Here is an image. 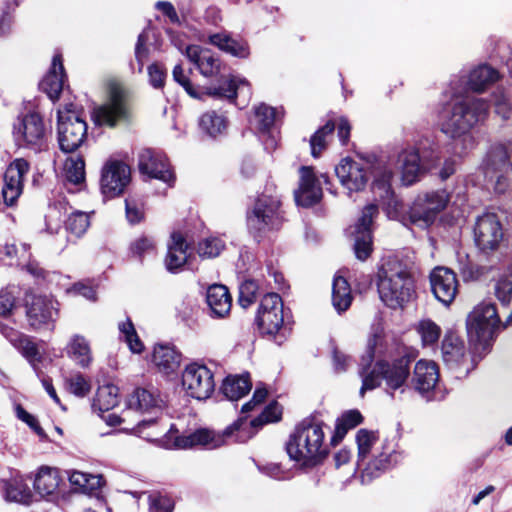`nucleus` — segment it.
Segmentation results:
<instances>
[{
  "instance_id": "obj_1",
  "label": "nucleus",
  "mask_w": 512,
  "mask_h": 512,
  "mask_svg": "<svg viewBox=\"0 0 512 512\" xmlns=\"http://www.w3.org/2000/svg\"><path fill=\"white\" fill-rule=\"evenodd\" d=\"M488 111V103L477 97L459 99L437 111L439 129L452 139L454 154H465L475 146L471 130L485 120Z\"/></svg>"
},
{
  "instance_id": "obj_2",
  "label": "nucleus",
  "mask_w": 512,
  "mask_h": 512,
  "mask_svg": "<svg viewBox=\"0 0 512 512\" xmlns=\"http://www.w3.org/2000/svg\"><path fill=\"white\" fill-rule=\"evenodd\" d=\"M282 409L277 402L270 403L257 418L249 424L244 418H239L227 427L223 434L215 433L209 429H198L187 435L177 436L174 447L179 449L194 448L197 446L208 449L217 448L225 443L227 437L235 436V441L245 442L255 434V429L280 419Z\"/></svg>"
},
{
  "instance_id": "obj_3",
  "label": "nucleus",
  "mask_w": 512,
  "mask_h": 512,
  "mask_svg": "<svg viewBox=\"0 0 512 512\" xmlns=\"http://www.w3.org/2000/svg\"><path fill=\"white\" fill-rule=\"evenodd\" d=\"M380 299L392 309L402 308L415 298V281L410 267L398 260L386 262L378 273Z\"/></svg>"
},
{
  "instance_id": "obj_4",
  "label": "nucleus",
  "mask_w": 512,
  "mask_h": 512,
  "mask_svg": "<svg viewBox=\"0 0 512 512\" xmlns=\"http://www.w3.org/2000/svg\"><path fill=\"white\" fill-rule=\"evenodd\" d=\"M289 457L304 466H313L327 453L322 424L313 420L302 421L287 443Z\"/></svg>"
},
{
  "instance_id": "obj_5",
  "label": "nucleus",
  "mask_w": 512,
  "mask_h": 512,
  "mask_svg": "<svg viewBox=\"0 0 512 512\" xmlns=\"http://www.w3.org/2000/svg\"><path fill=\"white\" fill-rule=\"evenodd\" d=\"M410 362L408 356H402L392 362L378 361L368 374L362 375L360 395L363 396L365 391L375 389L381 381H384L389 394L392 395L397 390L403 393L410 376Z\"/></svg>"
},
{
  "instance_id": "obj_6",
  "label": "nucleus",
  "mask_w": 512,
  "mask_h": 512,
  "mask_svg": "<svg viewBox=\"0 0 512 512\" xmlns=\"http://www.w3.org/2000/svg\"><path fill=\"white\" fill-rule=\"evenodd\" d=\"M482 170L497 194L512 196V153L506 146H493L483 160Z\"/></svg>"
},
{
  "instance_id": "obj_7",
  "label": "nucleus",
  "mask_w": 512,
  "mask_h": 512,
  "mask_svg": "<svg viewBox=\"0 0 512 512\" xmlns=\"http://www.w3.org/2000/svg\"><path fill=\"white\" fill-rule=\"evenodd\" d=\"M449 195L445 190L425 192L419 194L409 211L404 223L427 228L435 221L437 215L446 208Z\"/></svg>"
},
{
  "instance_id": "obj_8",
  "label": "nucleus",
  "mask_w": 512,
  "mask_h": 512,
  "mask_svg": "<svg viewBox=\"0 0 512 512\" xmlns=\"http://www.w3.org/2000/svg\"><path fill=\"white\" fill-rule=\"evenodd\" d=\"M57 115L60 149L67 153L73 152L81 146L86 137V122L80 117L76 106L72 103L59 109Z\"/></svg>"
},
{
  "instance_id": "obj_9",
  "label": "nucleus",
  "mask_w": 512,
  "mask_h": 512,
  "mask_svg": "<svg viewBox=\"0 0 512 512\" xmlns=\"http://www.w3.org/2000/svg\"><path fill=\"white\" fill-rule=\"evenodd\" d=\"M500 325V318L496 306L490 302L477 305L466 320L467 333L475 343H488Z\"/></svg>"
},
{
  "instance_id": "obj_10",
  "label": "nucleus",
  "mask_w": 512,
  "mask_h": 512,
  "mask_svg": "<svg viewBox=\"0 0 512 512\" xmlns=\"http://www.w3.org/2000/svg\"><path fill=\"white\" fill-rule=\"evenodd\" d=\"M280 200L276 196L262 194L247 214V226L251 233L259 235L281 224Z\"/></svg>"
},
{
  "instance_id": "obj_11",
  "label": "nucleus",
  "mask_w": 512,
  "mask_h": 512,
  "mask_svg": "<svg viewBox=\"0 0 512 512\" xmlns=\"http://www.w3.org/2000/svg\"><path fill=\"white\" fill-rule=\"evenodd\" d=\"M256 321L262 333L285 338L283 302L278 294L268 293L261 299Z\"/></svg>"
},
{
  "instance_id": "obj_12",
  "label": "nucleus",
  "mask_w": 512,
  "mask_h": 512,
  "mask_svg": "<svg viewBox=\"0 0 512 512\" xmlns=\"http://www.w3.org/2000/svg\"><path fill=\"white\" fill-rule=\"evenodd\" d=\"M13 135L16 143L34 151H41L46 147L47 129L43 118L38 113H29L23 116L14 125Z\"/></svg>"
},
{
  "instance_id": "obj_13",
  "label": "nucleus",
  "mask_w": 512,
  "mask_h": 512,
  "mask_svg": "<svg viewBox=\"0 0 512 512\" xmlns=\"http://www.w3.org/2000/svg\"><path fill=\"white\" fill-rule=\"evenodd\" d=\"M182 386L190 397L208 399L215 390L214 373L204 364L191 363L182 372Z\"/></svg>"
},
{
  "instance_id": "obj_14",
  "label": "nucleus",
  "mask_w": 512,
  "mask_h": 512,
  "mask_svg": "<svg viewBox=\"0 0 512 512\" xmlns=\"http://www.w3.org/2000/svg\"><path fill=\"white\" fill-rule=\"evenodd\" d=\"M58 302L52 297L30 295L26 298V316L36 330H52L58 318Z\"/></svg>"
},
{
  "instance_id": "obj_15",
  "label": "nucleus",
  "mask_w": 512,
  "mask_h": 512,
  "mask_svg": "<svg viewBox=\"0 0 512 512\" xmlns=\"http://www.w3.org/2000/svg\"><path fill=\"white\" fill-rule=\"evenodd\" d=\"M128 107L125 91L117 84L109 88L107 100L94 108L92 117L97 125L113 127L120 120L127 118Z\"/></svg>"
},
{
  "instance_id": "obj_16",
  "label": "nucleus",
  "mask_w": 512,
  "mask_h": 512,
  "mask_svg": "<svg viewBox=\"0 0 512 512\" xmlns=\"http://www.w3.org/2000/svg\"><path fill=\"white\" fill-rule=\"evenodd\" d=\"M377 214V205H367L358 221L348 229L349 236L354 240L355 255L361 261L366 260L372 252L371 225Z\"/></svg>"
},
{
  "instance_id": "obj_17",
  "label": "nucleus",
  "mask_w": 512,
  "mask_h": 512,
  "mask_svg": "<svg viewBox=\"0 0 512 512\" xmlns=\"http://www.w3.org/2000/svg\"><path fill=\"white\" fill-rule=\"evenodd\" d=\"M130 182V168L122 161L109 160L102 168L100 187L102 193L113 198L120 195Z\"/></svg>"
},
{
  "instance_id": "obj_18",
  "label": "nucleus",
  "mask_w": 512,
  "mask_h": 512,
  "mask_svg": "<svg viewBox=\"0 0 512 512\" xmlns=\"http://www.w3.org/2000/svg\"><path fill=\"white\" fill-rule=\"evenodd\" d=\"M28 171L29 164L24 159H16L7 167L2 187V198L7 206L13 205L22 194Z\"/></svg>"
},
{
  "instance_id": "obj_19",
  "label": "nucleus",
  "mask_w": 512,
  "mask_h": 512,
  "mask_svg": "<svg viewBox=\"0 0 512 512\" xmlns=\"http://www.w3.org/2000/svg\"><path fill=\"white\" fill-rule=\"evenodd\" d=\"M366 163L344 158L336 166L335 173L342 186L349 192H358L365 188L368 181Z\"/></svg>"
},
{
  "instance_id": "obj_20",
  "label": "nucleus",
  "mask_w": 512,
  "mask_h": 512,
  "mask_svg": "<svg viewBox=\"0 0 512 512\" xmlns=\"http://www.w3.org/2000/svg\"><path fill=\"white\" fill-rule=\"evenodd\" d=\"M477 246L483 251L496 249L503 238L501 224L495 214L488 213L478 218L474 229Z\"/></svg>"
},
{
  "instance_id": "obj_21",
  "label": "nucleus",
  "mask_w": 512,
  "mask_h": 512,
  "mask_svg": "<svg viewBox=\"0 0 512 512\" xmlns=\"http://www.w3.org/2000/svg\"><path fill=\"white\" fill-rule=\"evenodd\" d=\"M431 290L435 298L449 306L455 299L458 291L456 274L446 267H436L430 273Z\"/></svg>"
},
{
  "instance_id": "obj_22",
  "label": "nucleus",
  "mask_w": 512,
  "mask_h": 512,
  "mask_svg": "<svg viewBox=\"0 0 512 512\" xmlns=\"http://www.w3.org/2000/svg\"><path fill=\"white\" fill-rule=\"evenodd\" d=\"M138 167L142 174L150 178H155L168 184L174 181V174L166 157L160 152L152 149L141 150L138 155Z\"/></svg>"
},
{
  "instance_id": "obj_23",
  "label": "nucleus",
  "mask_w": 512,
  "mask_h": 512,
  "mask_svg": "<svg viewBox=\"0 0 512 512\" xmlns=\"http://www.w3.org/2000/svg\"><path fill=\"white\" fill-rule=\"evenodd\" d=\"M322 189L312 168L301 167L299 188L295 191V201L298 205L309 207L320 201Z\"/></svg>"
},
{
  "instance_id": "obj_24",
  "label": "nucleus",
  "mask_w": 512,
  "mask_h": 512,
  "mask_svg": "<svg viewBox=\"0 0 512 512\" xmlns=\"http://www.w3.org/2000/svg\"><path fill=\"white\" fill-rule=\"evenodd\" d=\"M373 182L372 191L375 198L387 205L388 207L398 206V201L394 198V193L391 188V180L393 172L391 168L384 162H379L373 168Z\"/></svg>"
},
{
  "instance_id": "obj_25",
  "label": "nucleus",
  "mask_w": 512,
  "mask_h": 512,
  "mask_svg": "<svg viewBox=\"0 0 512 512\" xmlns=\"http://www.w3.org/2000/svg\"><path fill=\"white\" fill-rule=\"evenodd\" d=\"M0 332L36 369V365L42 360L37 345L28 336L7 325L0 324Z\"/></svg>"
},
{
  "instance_id": "obj_26",
  "label": "nucleus",
  "mask_w": 512,
  "mask_h": 512,
  "mask_svg": "<svg viewBox=\"0 0 512 512\" xmlns=\"http://www.w3.org/2000/svg\"><path fill=\"white\" fill-rule=\"evenodd\" d=\"M413 388L422 395L431 392L439 381V369L435 362L419 360L412 376Z\"/></svg>"
},
{
  "instance_id": "obj_27",
  "label": "nucleus",
  "mask_w": 512,
  "mask_h": 512,
  "mask_svg": "<svg viewBox=\"0 0 512 512\" xmlns=\"http://www.w3.org/2000/svg\"><path fill=\"white\" fill-rule=\"evenodd\" d=\"M186 56L197 66L200 73L205 77H212L220 72V59L207 48H202L198 45H190L186 48Z\"/></svg>"
},
{
  "instance_id": "obj_28",
  "label": "nucleus",
  "mask_w": 512,
  "mask_h": 512,
  "mask_svg": "<svg viewBox=\"0 0 512 512\" xmlns=\"http://www.w3.org/2000/svg\"><path fill=\"white\" fill-rule=\"evenodd\" d=\"M162 402L156 390L137 388L128 399V408L143 414H156L161 409Z\"/></svg>"
},
{
  "instance_id": "obj_29",
  "label": "nucleus",
  "mask_w": 512,
  "mask_h": 512,
  "mask_svg": "<svg viewBox=\"0 0 512 512\" xmlns=\"http://www.w3.org/2000/svg\"><path fill=\"white\" fill-rule=\"evenodd\" d=\"M500 79L499 72L488 64H480L472 68L467 76V88L476 93L486 91Z\"/></svg>"
},
{
  "instance_id": "obj_30",
  "label": "nucleus",
  "mask_w": 512,
  "mask_h": 512,
  "mask_svg": "<svg viewBox=\"0 0 512 512\" xmlns=\"http://www.w3.org/2000/svg\"><path fill=\"white\" fill-rule=\"evenodd\" d=\"M206 93L212 97L226 98L228 100H232L238 96H243L248 100L251 95L249 83L245 79L236 76H232L223 81L218 87L207 88Z\"/></svg>"
},
{
  "instance_id": "obj_31",
  "label": "nucleus",
  "mask_w": 512,
  "mask_h": 512,
  "mask_svg": "<svg viewBox=\"0 0 512 512\" xmlns=\"http://www.w3.org/2000/svg\"><path fill=\"white\" fill-rule=\"evenodd\" d=\"M206 302L214 317H226L232 306V298L226 286L214 284L206 293Z\"/></svg>"
},
{
  "instance_id": "obj_32",
  "label": "nucleus",
  "mask_w": 512,
  "mask_h": 512,
  "mask_svg": "<svg viewBox=\"0 0 512 512\" xmlns=\"http://www.w3.org/2000/svg\"><path fill=\"white\" fill-rule=\"evenodd\" d=\"M398 167L404 185L415 183L422 172L420 156L415 148L403 150L398 156Z\"/></svg>"
},
{
  "instance_id": "obj_33",
  "label": "nucleus",
  "mask_w": 512,
  "mask_h": 512,
  "mask_svg": "<svg viewBox=\"0 0 512 512\" xmlns=\"http://www.w3.org/2000/svg\"><path fill=\"white\" fill-rule=\"evenodd\" d=\"M64 67L60 55H55L52 60L51 68L45 78L42 80L41 89L51 100H56L63 89Z\"/></svg>"
},
{
  "instance_id": "obj_34",
  "label": "nucleus",
  "mask_w": 512,
  "mask_h": 512,
  "mask_svg": "<svg viewBox=\"0 0 512 512\" xmlns=\"http://www.w3.org/2000/svg\"><path fill=\"white\" fill-rule=\"evenodd\" d=\"M152 362L164 374L174 373L181 363V354L168 345H157L154 348Z\"/></svg>"
},
{
  "instance_id": "obj_35",
  "label": "nucleus",
  "mask_w": 512,
  "mask_h": 512,
  "mask_svg": "<svg viewBox=\"0 0 512 512\" xmlns=\"http://www.w3.org/2000/svg\"><path fill=\"white\" fill-rule=\"evenodd\" d=\"M210 44L220 50L238 58H247L250 55L249 45L245 40L234 39L227 33H216L209 36Z\"/></svg>"
},
{
  "instance_id": "obj_36",
  "label": "nucleus",
  "mask_w": 512,
  "mask_h": 512,
  "mask_svg": "<svg viewBox=\"0 0 512 512\" xmlns=\"http://www.w3.org/2000/svg\"><path fill=\"white\" fill-rule=\"evenodd\" d=\"M67 355L82 368H88L93 356L89 341L82 335H73L66 347Z\"/></svg>"
},
{
  "instance_id": "obj_37",
  "label": "nucleus",
  "mask_w": 512,
  "mask_h": 512,
  "mask_svg": "<svg viewBox=\"0 0 512 512\" xmlns=\"http://www.w3.org/2000/svg\"><path fill=\"white\" fill-rule=\"evenodd\" d=\"M171 238L165 264L169 271L175 272L188 261L187 245L180 233H173Z\"/></svg>"
},
{
  "instance_id": "obj_38",
  "label": "nucleus",
  "mask_w": 512,
  "mask_h": 512,
  "mask_svg": "<svg viewBox=\"0 0 512 512\" xmlns=\"http://www.w3.org/2000/svg\"><path fill=\"white\" fill-rule=\"evenodd\" d=\"M252 384L248 374L228 376L223 381L221 391L224 396L236 401L245 396L251 390Z\"/></svg>"
},
{
  "instance_id": "obj_39",
  "label": "nucleus",
  "mask_w": 512,
  "mask_h": 512,
  "mask_svg": "<svg viewBox=\"0 0 512 512\" xmlns=\"http://www.w3.org/2000/svg\"><path fill=\"white\" fill-rule=\"evenodd\" d=\"M60 483L59 472L55 468L41 467L34 480L35 490L42 496L53 494Z\"/></svg>"
},
{
  "instance_id": "obj_40",
  "label": "nucleus",
  "mask_w": 512,
  "mask_h": 512,
  "mask_svg": "<svg viewBox=\"0 0 512 512\" xmlns=\"http://www.w3.org/2000/svg\"><path fill=\"white\" fill-rule=\"evenodd\" d=\"M352 303L351 288L342 276H336L332 286V304L338 313L346 311Z\"/></svg>"
},
{
  "instance_id": "obj_41",
  "label": "nucleus",
  "mask_w": 512,
  "mask_h": 512,
  "mask_svg": "<svg viewBox=\"0 0 512 512\" xmlns=\"http://www.w3.org/2000/svg\"><path fill=\"white\" fill-rule=\"evenodd\" d=\"M119 403V389L113 384L100 386L93 400L94 410L106 412L113 409Z\"/></svg>"
},
{
  "instance_id": "obj_42",
  "label": "nucleus",
  "mask_w": 512,
  "mask_h": 512,
  "mask_svg": "<svg viewBox=\"0 0 512 512\" xmlns=\"http://www.w3.org/2000/svg\"><path fill=\"white\" fill-rule=\"evenodd\" d=\"M415 331L423 347H435L442 334L441 327L429 318L419 320L415 325Z\"/></svg>"
},
{
  "instance_id": "obj_43",
  "label": "nucleus",
  "mask_w": 512,
  "mask_h": 512,
  "mask_svg": "<svg viewBox=\"0 0 512 512\" xmlns=\"http://www.w3.org/2000/svg\"><path fill=\"white\" fill-rule=\"evenodd\" d=\"M199 126L205 133L215 137L226 130L227 120L223 114L208 111L200 117Z\"/></svg>"
},
{
  "instance_id": "obj_44",
  "label": "nucleus",
  "mask_w": 512,
  "mask_h": 512,
  "mask_svg": "<svg viewBox=\"0 0 512 512\" xmlns=\"http://www.w3.org/2000/svg\"><path fill=\"white\" fill-rule=\"evenodd\" d=\"M6 494L10 500L23 504H29L32 499V492L22 477H15L8 483Z\"/></svg>"
},
{
  "instance_id": "obj_45",
  "label": "nucleus",
  "mask_w": 512,
  "mask_h": 512,
  "mask_svg": "<svg viewBox=\"0 0 512 512\" xmlns=\"http://www.w3.org/2000/svg\"><path fill=\"white\" fill-rule=\"evenodd\" d=\"M64 173L68 182L80 185L85 181V162L80 156H70L64 164Z\"/></svg>"
},
{
  "instance_id": "obj_46",
  "label": "nucleus",
  "mask_w": 512,
  "mask_h": 512,
  "mask_svg": "<svg viewBox=\"0 0 512 512\" xmlns=\"http://www.w3.org/2000/svg\"><path fill=\"white\" fill-rule=\"evenodd\" d=\"M442 355L446 364L456 365L464 357V346L457 338L445 337L442 342Z\"/></svg>"
},
{
  "instance_id": "obj_47",
  "label": "nucleus",
  "mask_w": 512,
  "mask_h": 512,
  "mask_svg": "<svg viewBox=\"0 0 512 512\" xmlns=\"http://www.w3.org/2000/svg\"><path fill=\"white\" fill-rule=\"evenodd\" d=\"M68 477L72 485L84 491H94L100 488L104 483L101 475H92L81 471H72L69 473Z\"/></svg>"
},
{
  "instance_id": "obj_48",
  "label": "nucleus",
  "mask_w": 512,
  "mask_h": 512,
  "mask_svg": "<svg viewBox=\"0 0 512 512\" xmlns=\"http://www.w3.org/2000/svg\"><path fill=\"white\" fill-rule=\"evenodd\" d=\"M277 112L275 108L260 104L255 108L253 124L262 132L269 130L275 123Z\"/></svg>"
},
{
  "instance_id": "obj_49",
  "label": "nucleus",
  "mask_w": 512,
  "mask_h": 512,
  "mask_svg": "<svg viewBox=\"0 0 512 512\" xmlns=\"http://www.w3.org/2000/svg\"><path fill=\"white\" fill-rule=\"evenodd\" d=\"M336 124L332 121H328L323 127L315 132L310 139L311 154L317 158L321 152L326 148L327 137L331 136L335 130Z\"/></svg>"
},
{
  "instance_id": "obj_50",
  "label": "nucleus",
  "mask_w": 512,
  "mask_h": 512,
  "mask_svg": "<svg viewBox=\"0 0 512 512\" xmlns=\"http://www.w3.org/2000/svg\"><path fill=\"white\" fill-rule=\"evenodd\" d=\"M118 328H119L120 335L124 338L125 342L128 344L129 349L133 353H141L144 349V345L140 341L131 320L126 319L125 321L120 322L118 325Z\"/></svg>"
},
{
  "instance_id": "obj_51",
  "label": "nucleus",
  "mask_w": 512,
  "mask_h": 512,
  "mask_svg": "<svg viewBox=\"0 0 512 512\" xmlns=\"http://www.w3.org/2000/svg\"><path fill=\"white\" fill-rule=\"evenodd\" d=\"M494 294L503 306L510 304L512 299V274H503L496 280Z\"/></svg>"
},
{
  "instance_id": "obj_52",
  "label": "nucleus",
  "mask_w": 512,
  "mask_h": 512,
  "mask_svg": "<svg viewBox=\"0 0 512 512\" xmlns=\"http://www.w3.org/2000/svg\"><path fill=\"white\" fill-rule=\"evenodd\" d=\"M67 389L77 397H85L91 391L90 380L81 373H75L66 380Z\"/></svg>"
},
{
  "instance_id": "obj_53",
  "label": "nucleus",
  "mask_w": 512,
  "mask_h": 512,
  "mask_svg": "<svg viewBox=\"0 0 512 512\" xmlns=\"http://www.w3.org/2000/svg\"><path fill=\"white\" fill-rule=\"evenodd\" d=\"M89 226V215L81 211L72 213L66 221L67 230L76 236L83 235Z\"/></svg>"
},
{
  "instance_id": "obj_54",
  "label": "nucleus",
  "mask_w": 512,
  "mask_h": 512,
  "mask_svg": "<svg viewBox=\"0 0 512 512\" xmlns=\"http://www.w3.org/2000/svg\"><path fill=\"white\" fill-rule=\"evenodd\" d=\"M224 242L217 237L206 238L198 245V254L202 258L217 257L224 249Z\"/></svg>"
},
{
  "instance_id": "obj_55",
  "label": "nucleus",
  "mask_w": 512,
  "mask_h": 512,
  "mask_svg": "<svg viewBox=\"0 0 512 512\" xmlns=\"http://www.w3.org/2000/svg\"><path fill=\"white\" fill-rule=\"evenodd\" d=\"M377 436L374 432L366 429H360L356 435V442L358 445V455L364 459L370 452L372 446L375 444Z\"/></svg>"
},
{
  "instance_id": "obj_56",
  "label": "nucleus",
  "mask_w": 512,
  "mask_h": 512,
  "mask_svg": "<svg viewBox=\"0 0 512 512\" xmlns=\"http://www.w3.org/2000/svg\"><path fill=\"white\" fill-rule=\"evenodd\" d=\"M362 415L357 410L345 412L338 420L336 430L338 434H345L349 429L356 427L362 422Z\"/></svg>"
},
{
  "instance_id": "obj_57",
  "label": "nucleus",
  "mask_w": 512,
  "mask_h": 512,
  "mask_svg": "<svg viewBox=\"0 0 512 512\" xmlns=\"http://www.w3.org/2000/svg\"><path fill=\"white\" fill-rule=\"evenodd\" d=\"M383 335L384 332L382 327L376 326L373 328L372 334L368 339L367 344L368 355L367 357L364 358V360L367 361V363H370L374 359L375 354L380 352V348L382 347L383 344Z\"/></svg>"
},
{
  "instance_id": "obj_58",
  "label": "nucleus",
  "mask_w": 512,
  "mask_h": 512,
  "mask_svg": "<svg viewBox=\"0 0 512 512\" xmlns=\"http://www.w3.org/2000/svg\"><path fill=\"white\" fill-rule=\"evenodd\" d=\"M149 509L151 512H172L174 509V501L159 493L149 495Z\"/></svg>"
},
{
  "instance_id": "obj_59",
  "label": "nucleus",
  "mask_w": 512,
  "mask_h": 512,
  "mask_svg": "<svg viewBox=\"0 0 512 512\" xmlns=\"http://www.w3.org/2000/svg\"><path fill=\"white\" fill-rule=\"evenodd\" d=\"M257 284L248 280L241 284L239 288V304L243 308L249 307L256 300Z\"/></svg>"
},
{
  "instance_id": "obj_60",
  "label": "nucleus",
  "mask_w": 512,
  "mask_h": 512,
  "mask_svg": "<svg viewBox=\"0 0 512 512\" xmlns=\"http://www.w3.org/2000/svg\"><path fill=\"white\" fill-rule=\"evenodd\" d=\"M126 204V217L130 223H138L144 215L142 204L134 198H128Z\"/></svg>"
},
{
  "instance_id": "obj_61",
  "label": "nucleus",
  "mask_w": 512,
  "mask_h": 512,
  "mask_svg": "<svg viewBox=\"0 0 512 512\" xmlns=\"http://www.w3.org/2000/svg\"><path fill=\"white\" fill-rule=\"evenodd\" d=\"M29 246L26 244L21 245V253L19 254V249L14 244H6L1 253L4 254L9 260H13L14 258H18L19 264H25L29 259L28 255Z\"/></svg>"
},
{
  "instance_id": "obj_62",
  "label": "nucleus",
  "mask_w": 512,
  "mask_h": 512,
  "mask_svg": "<svg viewBox=\"0 0 512 512\" xmlns=\"http://www.w3.org/2000/svg\"><path fill=\"white\" fill-rule=\"evenodd\" d=\"M148 76L149 82L154 88H163L166 79V71L161 65L157 63L150 65L148 67Z\"/></svg>"
},
{
  "instance_id": "obj_63",
  "label": "nucleus",
  "mask_w": 512,
  "mask_h": 512,
  "mask_svg": "<svg viewBox=\"0 0 512 512\" xmlns=\"http://www.w3.org/2000/svg\"><path fill=\"white\" fill-rule=\"evenodd\" d=\"M16 417L26 423L31 429H33L38 435H44L43 429L38 424L37 419L28 413L20 404L15 405Z\"/></svg>"
},
{
  "instance_id": "obj_64",
  "label": "nucleus",
  "mask_w": 512,
  "mask_h": 512,
  "mask_svg": "<svg viewBox=\"0 0 512 512\" xmlns=\"http://www.w3.org/2000/svg\"><path fill=\"white\" fill-rule=\"evenodd\" d=\"M399 458V454L395 451L390 453H381L378 457H376L372 463L371 467L375 470H385L390 466L397 463Z\"/></svg>"
}]
</instances>
